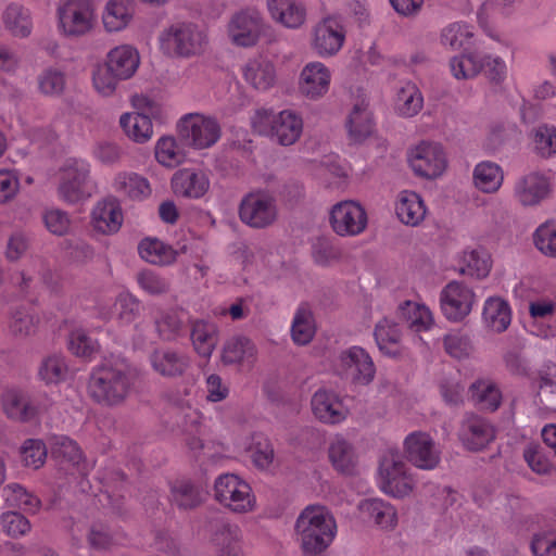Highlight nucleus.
<instances>
[{
    "label": "nucleus",
    "mask_w": 556,
    "mask_h": 556,
    "mask_svg": "<svg viewBox=\"0 0 556 556\" xmlns=\"http://www.w3.org/2000/svg\"><path fill=\"white\" fill-rule=\"evenodd\" d=\"M346 128L350 139L355 143L365 141L374 131L371 113L365 103H357L353 106L348 121Z\"/></svg>",
    "instance_id": "c9c22d12"
},
{
    "label": "nucleus",
    "mask_w": 556,
    "mask_h": 556,
    "mask_svg": "<svg viewBox=\"0 0 556 556\" xmlns=\"http://www.w3.org/2000/svg\"><path fill=\"white\" fill-rule=\"evenodd\" d=\"M58 29L67 38L87 35L96 25V9L91 0H65L58 8Z\"/></svg>",
    "instance_id": "423d86ee"
},
{
    "label": "nucleus",
    "mask_w": 556,
    "mask_h": 556,
    "mask_svg": "<svg viewBox=\"0 0 556 556\" xmlns=\"http://www.w3.org/2000/svg\"><path fill=\"white\" fill-rule=\"evenodd\" d=\"M250 457L253 464L261 469L268 468L275 457V452L270 440L263 433H254L249 445Z\"/></svg>",
    "instance_id": "864d4df0"
},
{
    "label": "nucleus",
    "mask_w": 556,
    "mask_h": 556,
    "mask_svg": "<svg viewBox=\"0 0 556 556\" xmlns=\"http://www.w3.org/2000/svg\"><path fill=\"white\" fill-rule=\"evenodd\" d=\"M533 142L540 156L544 159L556 156V127L540 125L534 130Z\"/></svg>",
    "instance_id": "69168bd1"
},
{
    "label": "nucleus",
    "mask_w": 556,
    "mask_h": 556,
    "mask_svg": "<svg viewBox=\"0 0 556 556\" xmlns=\"http://www.w3.org/2000/svg\"><path fill=\"white\" fill-rule=\"evenodd\" d=\"M251 124L256 132L285 147L294 144L303 131V119L292 110L276 113L270 109H258Z\"/></svg>",
    "instance_id": "7ed1b4c3"
},
{
    "label": "nucleus",
    "mask_w": 556,
    "mask_h": 556,
    "mask_svg": "<svg viewBox=\"0 0 556 556\" xmlns=\"http://www.w3.org/2000/svg\"><path fill=\"white\" fill-rule=\"evenodd\" d=\"M473 36L471 27L466 23L455 22L441 31V43L452 50L464 47Z\"/></svg>",
    "instance_id": "4d7b16f0"
},
{
    "label": "nucleus",
    "mask_w": 556,
    "mask_h": 556,
    "mask_svg": "<svg viewBox=\"0 0 556 556\" xmlns=\"http://www.w3.org/2000/svg\"><path fill=\"white\" fill-rule=\"evenodd\" d=\"M149 363L152 370L165 379L181 378L191 368V357L187 353L168 346L154 349Z\"/></svg>",
    "instance_id": "f3484780"
},
{
    "label": "nucleus",
    "mask_w": 556,
    "mask_h": 556,
    "mask_svg": "<svg viewBox=\"0 0 556 556\" xmlns=\"http://www.w3.org/2000/svg\"><path fill=\"white\" fill-rule=\"evenodd\" d=\"M336 534V519L326 506L308 505L295 520V541L303 556H321L333 542Z\"/></svg>",
    "instance_id": "f03ea898"
},
{
    "label": "nucleus",
    "mask_w": 556,
    "mask_h": 556,
    "mask_svg": "<svg viewBox=\"0 0 556 556\" xmlns=\"http://www.w3.org/2000/svg\"><path fill=\"white\" fill-rule=\"evenodd\" d=\"M330 83V70L321 62H309L301 71L299 90L303 97L318 100L329 91Z\"/></svg>",
    "instance_id": "aec40b11"
},
{
    "label": "nucleus",
    "mask_w": 556,
    "mask_h": 556,
    "mask_svg": "<svg viewBox=\"0 0 556 556\" xmlns=\"http://www.w3.org/2000/svg\"><path fill=\"white\" fill-rule=\"evenodd\" d=\"M291 334L293 341L299 345L308 344L315 334V324L313 313L311 309L301 305L295 312L292 326Z\"/></svg>",
    "instance_id": "09e8293b"
},
{
    "label": "nucleus",
    "mask_w": 556,
    "mask_h": 556,
    "mask_svg": "<svg viewBox=\"0 0 556 556\" xmlns=\"http://www.w3.org/2000/svg\"><path fill=\"white\" fill-rule=\"evenodd\" d=\"M212 541L218 547L220 556H243L242 532L237 525L215 518L210 521Z\"/></svg>",
    "instance_id": "393cba45"
},
{
    "label": "nucleus",
    "mask_w": 556,
    "mask_h": 556,
    "mask_svg": "<svg viewBox=\"0 0 556 556\" xmlns=\"http://www.w3.org/2000/svg\"><path fill=\"white\" fill-rule=\"evenodd\" d=\"M549 191V180L540 172H530L521 176L514 186V197L523 206L538 205Z\"/></svg>",
    "instance_id": "412c9836"
},
{
    "label": "nucleus",
    "mask_w": 556,
    "mask_h": 556,
    "mask_svg": "<svg viewBox=\"0 0 556 556\" xmlns=\"http://www.w3.org/2000/svg\"><path fill=\"white\" fill-rule=\"evenodd\" d=\"M39 317L25 305H18L11 311L10 330L14 336L28 337L36 332Z\"/></svg>",
    "instance_id": "8fccbe9b"
},
{
    "label": "nucleus",
    "mask_w": 556,
    "mask_h": 556,
    "mask_svg": "<svg viewBox=\"0 0 556 556\" xmlns=\"http://www.w3.org/2000/svg\"><path fill=\"white\" fill-rule=\"evenodd\" d=\"M379 471L381 490L393 497L409 495L416 485L415 476L402 460L394 457H384Z\"/></svg>",
    "instance_id": "9d476101"
},
{
    "label": "nucleus",
    "mask_w": 556,
    "mask_h": 556,
    "mask_svg": "<svg viewBox=\"0 0 556 556\" xmlns=\"http://www.w3.org/2000/svg\"><path fill=\"white\" fill-rule=\"evenodd\" d=\"M495 438L494 427L484 418L470 415L467 416L459 430V439L469 451H481L486 447Z\"/></svg>",
    "instance_id": "4be33fe9"
},
{
    "label": "nucleus",
    "mask_w": 556,
    "mask_h": 556,
    "mask_svg": "<svg viewBox=\"0 0 556 556\" xmlns=\"http://www.w3.org/2000/svg\"><path fill=\"white\" fill-rule=\"evenodd\" d=\"M136 280L139 287L152 296L164 295L170 290L169 280L150 269L139 271L136 276Z\"/></svg>",
    "instance_id": "052dcab7"
},
{
    "label": "nucleus",
    "mask_w": 556,
    "mask_h": 556,
    "mask_svg": "<svg viewBox=\"0 0 556 556\" xmlns=\"http://www.w3.org/2000/svg\"><path fill=\"white\" fill-rule=\"evenodd\" d=\"M137 379V370L119 355L105 357L89 378L88 393L103 407H116L126 402Z\"/></svg>",
    "instance_id": "f257e3e1"
},
{
    "label": "nucleus",
    "mask_w": 556,
    "mask_h": 556,
    "mask_svg": "<svg viewBox=\"0 0 556 556\" xmlns=\"http://www.w3.org/2000/svg\"><path fill=\"white\" fill-rule=\"evenodd\" d=\"M2 406L9 418L18 421L29 420L35 414L27 395L18 390H8L2 396Z\"/></svg>",
    "instance_id": "a18cd8bd"
},
{
    "label": "nucleus",
    "mask_w": 556,
    "mask_h": 556,
    "mask_svg": "<svg viewBox=\"0 0 556 556\" xmlns=\"http://www.w3.org/2000/svg\"><path fill=\"white\" fill-rule=\"evenodd\" d=\"M178 130L181 139L197 149L210 148L220 137L218 123L202 115L185 116L178 125Z\"/></svg>",
    "instance_id": "9b49d317"
},
{
    "label": "nucleus",
    "mask_w": 556,
    "mask_h": 556,
    "mask_svg": "<svg viewBox=\"0 0 556 556\" xmlns=\"http://www.w3.org/2000/svg\"><path fill=\"white\" fill-rule=\"evenodd\" d=\"M345 40V31L339 21L324 18L313 31L312 47L320 56H332L339 52Z\"/></svg>",
    "instance_id": "a211bd4d"
},
{
    "label": "nucleus",
    "mask_w": 556,
    "mask_h": 556,
    "mask_svg": "<svg viewBox=\"0 0 556 556\" xmlns=\"http://www.w3.org/2000/svg\"><path fill=\"white\" fill-rule=\"evenodd\" d=\"M482 315L486 326L495 332H503L510 325L511 315L509 305L500 298H490L486 300Z\"/></svg>",
    "instance_id": "c03bdc74"
},
{
    "label": "nucleus",
    "mask_w": 556,
    "mask_h": 556,
    "mask_svg": "<svg viewBox=\"0 0 556 556\" xmlns=\"http://www.w3.org/2000/svg\"><path fill=\"white\" fill-rule=\"evenodd\" d=\"M3 496L10 507L35 511L40 505L37 496L18 483H10L3 488Z\"/></svg>",
    "instance_id": "603ef678"
},
{
    "label": "nucleus",
    "mask_w": 556,
    "mask_h": 556,
    "mask_svg": "<svg viewBox=\"0 0 556 556\" xmlns=\"http://www.w3.org/2000/svg\"><path fill=\"white\" fill-rule=\"evenodd\" d=\"M215 500L237 514L250 513L256 500L248 482L233 473L220 475L214 483Z\"/></svg>",
    "instance_id": "0eeeda50"
},
{
    "label": "nucleus",
    "mask_w": 556,
    "mask_h": 556,
    "mask_svg": "<svg viewBox=\"0 0 556 556\" xmlns=\"http://www.w3.org/2000/svg\"><path fill=\"white\" fill-rule=\"evenodd\" d=\"M450 67L456 79H471L482 72L483 59L477 52L457 55L451 59Z\"/></svg>",
    "instance_id": "3c124183"
},
{
    "label": "nucleus",
    "mask_w": 556,
    "mask_h": 556,
    "mask_svg": "<svg viewBox=\"0 0 556 556\" xmlns=\"http://www.w3.org/2000/svg\"><path fill=\"white\" fill-rule=\"evenodd\" d=\"M159 40L164 53L177 58L198 55L206 45L205 34L190 22L173 23L160 34Z\"/></svg>",
    "instance_id": "20e7f679"
},
{
    "label": "nucleus",
    "mask_w": 556,
    "mask_h": 556,
    "mask_svg": "<svg viewBox=\"0 0 556 556\" xmlns=\"http://www.w3.org/2000/svg\"><path fill=\"white\" fill-rule=\"evenodd\" d=\"M155 157L166 167H175L185 160V152L173 137H162L155 146Z\"/></svg>",
    "instance_id": "6e6d98bb"
},
{
    "label": "nucleus",
    "mask_w": 556,
    "mask_h": 556,
    "mask_svg": "<svg viewBox=\"0 0 556 556\" xmlns=\"http://www.w3.org/2000/svg\"><path fill=\"white\" fill-rule=\"evenodd\" d=\"M330 225L341 237H352L362 233L367 227L365 208L354 201H341L330 211Z\"/></svg>",
    "instance_id": "f8f14e48"
},
{
    "label": "nucleus",
    "mask_w": 556,
    "mask_h": 556,
    "mask_svg": "<svg viewBox=\"0 0 556 556\" xmlns=\"http://www.w3.org/2000/svg\"><path fill=\"white\" fill-rule=\"evenodd\" d=\"M311 405L314 416L327 425L341 424L349 415L342 399L327 389H318L312 396Z\"/></svg>",
    "instance_id": "6ab92c4d"
},
{
    "label": "nucleus",
    "mask_w": 556,
    "mask_h": 556,
    "mask_svg": "<svg viewBox=\"0 0 556 556\" xmlns=\"http://www.w3.org/2000/svg\"><path fill=\"white\" fill-rule=\"evenodd\" d=\"M395 213L403 224L415 227L425 219L426 206L419 194L405 190L399 194Z\"/></svg>",
    "instance_id": "473e14b6"
},
{
    "label": "nucleus",
    "mask_w": 556,
    "mask_h": 556,
    "mask_svg": "<svg viewBox=\"0 0 556 556\" xmlns=\"http://www.w3.org/2000/svg\"><path fill=\"white\" fill-rule=\"evenodd\" d=\"M424 99L417 86L410 81L405 83L397 91L395 109L404 117L416 115L422 108Z\"/></svg>",
    "instance_id": "49530a36"
},
{
    "label": "nucleus",
    "mask_w": 556,
    "mask_h": 556,
    "mask_svg": "<svg viewBox=\"0 0 556 556\" xmlns=\"http://www.w3.org/2000/svg\"><path fill=\"white\" fill-rule=\"evenodd\" d=\"M185 315L181 308H159L152 319L156 338L163 342H175L184 337L187 330Z\"/></svg>",
    "instance_id": "b1692460"
},
{
    "label": "nucleus",
    "mask_w": 556,
    "mask_h": 556,
    "mask_svg": "<svg viewBox=\"0 0 556 556\" xmlns=\"http://www.w3.org/2000/svg\"><path fill=\"white\" fill-rule=\"evenodd\" d=\"M329 459L333 468L344 475L355 472L357 456L353 445L343 437H336L328 447Z\"/></svg>",
    "instance_id": "72a5a7b5"
},
{
    "label": "nucleus",
    "mask_w": 556,
    "mask_h": 556,
    "mask_svg": "<svg viewBox=\"0 0 556 556\" xmlns=\"http://www.w3.org/2000/svg\"><path fill=\"white\" fill-rule=\"evenodd\" d=\"M131 0H109L103 12V24L109 31L124 29L132 18Z\"/></svg>",
    "instance_id": "4c0bfd02"
},
{
    "label": "nucleus",
    "mask_w": 556,
    "mask_h": 556,
    "mask_svg": "<svg viewBox=\"0 0 556 556\" xmlns=\"http://www.w3.org/2000/svg\"><path fill=\"white\" fill-rule=\"evenodd\" d=\"M172 501L180 509H192L202 502L198 488L187 481H180L172 488Z\"/></svg>",
    "instance_id": "13d9d810"
},
{
    "label": "nucleus",
    "mask_w": 556,
    "mask_h": 556,
    "mask_svg": "<svg viewBox=\"0 0 556 556\" xmlns=\"http://www.w3.org/2000/svg\"><path fill=\"white\" fill-rule=\"evenodd\" d=\"M264 20L255 9L236 12L228 23V36L236 46H254L263 30Z\"/></svg>",
    "instance_id": "2eb2a0df"
},
{
    "label": "nucleus",
    "mask_w": 556,
    "mask_h": 556,
    "mask_svg": "<svg viewBox=\"0 0 556 556\" xmlns=\"http://www.w3.org/2000/svg\"><path fill=\"white\" fill-rule=\"evenodd\" d=\"M241 72L244 81L255 90L266 91L276 83L275 65L263 56L248 60L243 64Z\"/></svg>",
    "instance_id": "a878e982"
},
{
    "label": "nucleus",
    "mask_w": 556,
    "mask_h": 556,
    "mask_svg": "<svg viewBox=\"0 0 556 556\" xmlns=\"http://www.w3.org/2000/svg\"><path fill=\"white\" fill-rule=\"evenodd\" d=\"M471 401L482 409L495 412L502 403L500 389L490 380L479 379L469 387Z\"/></svg>",
    "instance_id": "37998d69"
},
{
    "label": "nucleus",
    "mask_w": 556,
    "mask_h": 556,
    "mask_svg": "<svg viewBox=\"0 0 556 556\" xmlns=\"http://www.w3.org/2000/svg\"><path fill=\"white\" fill-rule=\"evenodd\" d=\"M113 188L131 200H143L151 193L149 181L136 173H118L113 180Z\"/></svg>",
    "instance_id": "e433bc0d"
},
{
    "label": "nucleus",
    "mask_w": 556,
    "mask_h": 556,
    "mask_svg": "<svg viewBox=\"0 0 556 556\" xmlns=\"http://www.w3.org/2000/svg\"><path fill=\"white\" fill-rule=\"evenodd\" d=\"M358 510L363 518L372 521L382 530H393L397 525V513L393 505L380 498H366L359 502Z\"/></svg>",
    "instance_id": "c85d7f7f"
},
{
    "label": "nucleus",
    "mask_w": 556,
    "mask_h": 556,
    "mask_svg": "<svg viewBox=\"0 0 556 556\" xmlns=\"http://www.w3.org/2000/svg\"><path fill=\"white\" fill-rule=\"evenodd\" d=\"M276 199L267 191H255L243 197L239 206L242 223L262 229L270 226L277 218Z\"/></svg>",
    "instance_id": "6e6552de"
},
{
    "label": "nucleus",
    "mask_w": 556,
    "mask_h": 556,
    "mask_svg": "<svg viewBox=\"0 0 556 556\" xmlns=\"http://www.w3.org/2000/svg\"><path fill=\"white\" fill-rule=\"evenodd\" d=\"M400 308L408 327L416 332L426 331L433 325L432 313L424 304L406 301Z\"/></svg>",
    "instance_id": "de8ad7c7"
},
{
    "label": "nucleus",
    "mask_w": 556,
    "mask_h": 556,
    "mask_svg": "<svg viewBox=\"0 0 556 556\" xmlns=\"http://www.w3.org/2000/svg\"><path fill=\"white\" fill-rule=\"evenodd\" d=\"M533 240L536 249L544 255L556 257V223L546 222L534 232Z\"/></svg>",
    "instance_id": "774afa93"
},
{
    "label": "nucleus",
    "mask_w": 556,
    "mask_h": 556,
    "mask_svg": "<svg viewBox=\"0 0 556 556\" xmlns=\"http://www.w3.org/2000/svg\"><path fill=\"white\" fill-rule=\"evenodd\" d=\"M374 336L381 353L391 357L401 354V330L396 323L383 317L376 324Z\"/></svg>",
    "instance_id": "f704fd0d"
},
{
    "label": "nucleus",
    "mask_w": 556,
    "mask_h": 556,
    "mask_svg": "<svg viewBox=\"0 0 556 556\" xmlns=\"http://www.w3.org/2000/svg\"><path fill=\"white\" fill-rule=\"evenodd\" d=\"M138 251L142 260L153 265H170L177 257V252L159 239H143L138 245Z\"/></svg>",
    "instance_id": "ea45409f"
},
{
    "label": "nucleus",
    "mask_w": 556,
    "mask_h": 556,
    "mask_svg": "<svg viewBox=\"0 0 556 556\" xmlns=\"http://www.w3.org/2000/svg\"><path fill=\"white\" fill-rule=\"evenodd\" d=\"M338 369L341 376L358 384L370 383L376 374L370 355L361 346H351L342 351L338 358Z\"/></svg>",
    "instance_id": "ddd939ff"
},
{
    "label": "nucleus",
    "mask_w": 556,
    "mask_h": 556,
    "mask_svg": "<svg viewBox=\"0 0 556 556\" xmlns=\"http://www.w3.org/2000/svg\"><path fill=\"white\" fill-rule=\"evenodd\" d=\"M490 269L491 264L483 253L476 250L464 253L460 274L480 279L488 276Z\"/></svg>",
    "instance_id": "0e129e2a"
},
{
    "label": "nucleus",
    "mask_w": 556,
    "mask_h": 556,
    "mask_svg": "<svg viewBox=\"0 0 556 556\" xmlns=\"http://www.w3.org/2000/svg\"><path fill=\"white\" fill-rule=\"evenodd\" d=\"M140 58L137 50L128 45L112 49L106 56L105 65L122 80L130 78L137 71Z\"/></svg>",
    "instance_id": "c756f323"
},
{
    "label": "nucleus",
    "mask_w": 556,
    "mask_h": 556,
    "mask_svg": "<svg viewBox=\"0 0 556 556\" xmlns=\"http://www.w3.org/2000/svg\"><path fill=\"white\" fill-rule=\"evenodd\" d=\"M38 89L45 96H60L65 89V75L63 72L49 67L37 77Z\"/></svg>",
    "instance_id": "e2e57ef3"
},
{
    "label": "nucleus",
    "mask_w": 556,
    "mask_h": 556,
    "mask_svg": "<svg viewBox=\"0 0 556 556\" xmlns=\"http://www.w3.org/2000/svg\"><path fill=\"white\" fill-rule=\"evenodd\" d=\"M173 192L187 199H201L210 189V178L201 169L182 168L172 178Z\"/></svg>",
    "instance_id": "5701e85b"
},
{
    "label": "nucleus",
    "mask_w": 556,
    "mask_h": 556,
    "mask_svg": "<svg viewBox=\"0 0 556 556\" xmlns=\"http://www.w3.org/2000/svg\"><path fill=\"white\" fill-rule=\"evenodd\" d=\"M119 124L127 137L137 143H144L152 138V122L146 114L125 113L121 116Z\"/></svg>",
    "instance_id": "79ce46f5"
},
{
    "label": "nucleus",
    "mask_w": 556,
    "mask_h": 556,
    "mask_svg": "<svg viewBox=\"0 0 556 556\" xmlns=\"http://www.w3.org/2000/svg\"><path fill=\"white\" fill-rule=\"evenodd\" d=\"M96 191L90 178V165L83 160L68 161L61 170L58 186L59 198L68 204L88 199Z\"/></svg>",
    "instance_id": "39448f33"
},
{
    "label": "nucleus",
    "mask_w": 556,
    "mask_h": 556,
    "mask_svg": "<svg viewBox=\"0 0 556 556\" xmlns=\"http://www.w3.org/2000/svg\"><path fill=\"white\" fill-rule=\"evenodd\" d=\"M312 256L314 262L320 266H329L342 257L340 247L326 238H319L312 248Z\"/></svg>",
    "instance_id": "338daca9"
},
{
    "label": "nucleus",
    "mask_w": 556,
    "mask_h": 556,
    "mask_svg": "<svg viewBox=\"0 0 556 556\" xmlns=\"http://www.w3.org/2000/svg\"><path fill=\"white\" fill-rule=\"evenodd\" d=\"M42 222L46 229L58 237L66 236L72 229V218L70 214L61 208H47L42 213Z\"/></svg>",
    "instance_id": "bf43d9fd"
},
{
    "label": "nucleus",
    "mask_w": 556,
    "mask_h": 556,
    "mask_svg": "<svg viewBox=\"0 0 556 556\" xmlns=\"http://www.w3.org/2000/svg\"><path fill=\"white\" fill-rule=\"evenodd\" d=\"M2 21L4 27L14 37L26 38L31 33L33 21L30 12L21 4H9L2 14Z\"/></svg>",
    "instance_id": "58836bf2"
},
{
    "label": "nucleus",
    "mask_w": 556,
    "mask_h": 556,
    "mask_svg": "<svg viewBox=\"0 0 556 556\" xmlns=\"http://www.w3.org/2000/svg\"><path fill=\"white\" fill-rule=\"evenodd\" d=\"M67 369L64 356L52 354L41 361L38 376L47 384L59 383L65 379Z\"/></svg>",
    "instance_id": "5fc2aeb1"
},
{
    "label": "nucleus",
    "mask_w": 556,
    "mask_h": 556,
    "mask_svg": "<svg viewBox=\"0 0 556 556\" xmlns=\"http://www.w3.org/2000/svg\"><path fill=\"white\" fill-rule=\"evenodd\" d=\"M409 164L416 175L437 178L445 170L446 156L438 143L421 142L409 152Z\"/></svg>",
    "instance_id": "dca6fc26"
},
{
    "label": "nucleus",
    "mask_w": 556,
    "mask_h": 556,
    "mask_svg": "<svg viewBox=\"0 0 556 556\" xmlns=\"http://www.w3.org/2000/svg\"><path fill=\"white\" fill-rule=\"evenodd\" d=\"M189 326L193 350L199 356L210 358L217 344L216 325L204 319H190Z\"/></svg>",
    "instance_id": "7c9ffc66"
},
{
    "label": "nucleus",
    "mask_w": 556,
    "mask_h": 556,
    "mask_svg": "<svg viewBox=\"0 0 556 556\" xmlns=\"http://www.w3.org/2000/svg\"><path fill=\"white\" fill-rule=\"evenodd\" d=\"M267 9L274 21L288 28H298L306 20V7L302 0H267Z\"/></svg>",
    "instance_id": "cd10ccee"
},
{
    "label": "nucleus",
    "mask_w": 556,
    "mask_h": 556,
    "mask_svg": "<svg viewBox=\"0 0 556 556\" xmlns=\"http://www.w3.org/2000/svg\"><path fill=\"white\" fill-rule=\"evenodd\" d=\"M404 455L413 466L433 470L441 463V451L434 439L425 431H414L403 442Z\"/></svg>",
    "instance_id": "1a4fd4ad"
},
{
    "label": "nucleus",
    "mask_w": 556,
    "mask_h": 556,
    "mask_svg": "<svg viewBox=\"0 0 556 556\" xmlns=\"http://www.w3.org/2000/svg\"><path fill=\"white\" fill-rule=\"evenodd\" d=\"M523 458L529 468L538 475H548L554 468L545 448L536 443H530L525 447Z\"/></svg>",
    "instance_id": "680f3d73"
},
{
    "label": "nucleus",
    "mask_w": 556,
    "mask_h": 556,
    "mask_svg": "<svg viewBox=\"0 0 556 556\" xmlns=\"http://www.w3.org/2000/svg\"><path fill=\"white\" fill-rule=\"evenodd\" d=\"M256 354L255 345L243 336H233L223 345L220 359L224 365L251 364Z\"/></svg>",
    "instance_id": "2f4dec72"
},
{
    "label": "nucleus",
    "mask_w": 556,
    "mask_h": 556,
    "mask_svg": "<svg viewBox=\"0 0 556 556\" xmlns=\"http://www.w3.org/2000/svg\"><path fill=\"white\" fill-rule=\"evenodd\" d=\"M475 302L473 291L463 282L451 281L440 293L442 313L451 321L463 320L471 312Z\"/></svg>",
    "instance_id": "4468645a"
},
{
    "label": "nucleus",
    "mask_w": 556,
    "mask_h": 556,
    "mask_svg": "<svg viewBox=\"0 0 556 556\" xmlns=\"http://www.w3.org/2000/svg\"><path fill=\"white\" fill-rule=\"evenodd\" d=\"M94 229L104 235L115 233L123 224V213L119 203L114 198L97 202L91 212Z\"/></svg>",
    "instance_id": "bb28decb"
},
{
    "label": "nucleus",
    "mask_w": 556,
    "mask_h": 556,
    "mask_svg": "<svg viewBox=\"0 0 556 556\" xmlns=\"http://www.w3.org/2000/svg\"><path fill=\"white\" fill-rule=\"evenodd\" d=\"M475 186L485 193L496 192L504 180L503 170L494 162L483 161L475 166L473 174Z\"/></svg>",
    "instance_id": "a19ab883"
}]
</instances>
